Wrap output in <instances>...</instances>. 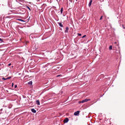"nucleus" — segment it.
<instances>
[{"mask_svg": "<svg viewBox=\"0 0 125 125\" xmlns=\"http://www.w3.org/2000/svg\"><path fill=\"white\" fill-rule=\"evenodd\" d=\"M36 103L38 105H39L40 104V102L39 100H37L36 101Z\"/></svg>", "mask_w": 125, "mask_h": 125, "instance_id": "nucleus-5", "label": "nucleus"}, {"mask_svg": "<svg viewBox=\"0 0 125 125\" xmlns=\"http://www.w3.org/2000/svg\"><path fill=\"white\" fill-rule=\"evenodd\" d=\"M31 111L33 113H35L36 112V111L34 109H31Z\"/></svg>", "mask_w": 125, "mask_h": 125, "instance_id": "nucleus-4", "label": "nucleus"}, {"mask_svg": "<svg viewBox=\"0 0 125 125\" xmlns=\"http://www.w3.org/2000/svg\"><path fill=\"white\" fill-rule=\"evenodd\" d=\"M17 20L19 21H22L25 22V21L24 20H22V19H17Z\"/></svg>", "mask_w": 125, "mask_h": 125, "instance_id": "nucleus-8", "label": "nucleus"}, {"mask_svg": "<svg viewBox=\"0 0 125 125\" xmlns=\"http://www.w3.org/2000/svg\"><path fill=\"white\" fill-rule=\"evenodd\" d=\"M27 8L28 9H29V10L30 11H31V9H30V8H29V7L28 6H27Z\"/></svg>", "mask_w": 125, "mask_h": 125, "instance_id": "nucleus-15", "label": "nucleus"}, {"mask_svg": "<svg viewBox=\"0 0 125 125\" xmlns=\"http://www.w3.org/2000/svg\"><path fill=\"white\" fill-rule=\"evenodd\" d=\"M32 81H30L28 83L29 84H32Z\"/></svg>", "mask_w": 125, "mask_h": 125, "instance_id": "nucleus-12", "label": "nucleus"}, {"mask_svg": "<svg viewBox=\"0 0 125 125\" xmlns=\"http://www.w3.org/2000/svg\"><path fill=\"white\" fill-rule=\"evenodd\" d=\"M78 36H81V34H80V33H78Z\"/></svg>", "mask_w": 125, "mask_h": 125, "instance_id": "nucleus-17", "label": "nucleus"}, {"mask_svg": "<svg viewBox=\"0 0 125 125\" xmlns=\"http://www.w3.org/2000/svg\"><path fill=\"white\" fill-rule=\"evenodd\" d=\"M59 25L61 27H63L62 25V23L61 22L59 23Z\"/></svg>", "mask_w": 125, "mask_h": 125, "instance_id": "nucleus-9", "label": "nucleus"}, {"mask_svg": "<svg viewBox=\"0 0 125 125\" xmlns=\"http://www.w3.org/2000/svg\"><path fill=\"white\" fill-rule=\"evenodd\" d=\"M11 64L10 63L9 64L8 66H10L11 65Z\"/></svg>", "mask_w": 125, "mask_h": 125, "instance_id": "nucleus-24", "label": "nucleus"}, {"mask_svg": "<svg viewBox=\"0 0 125 125\" xmlns=\"http://www.w3.org/2000/svg\"><path fill=\"white\" fill-rule=\"evenodd\" d=\"M0 19H1V20L2 18H0Z\"/></svg>", "mask_w": 125, "mask_h": 125, "instance_id": "nucleus-26", "label": "nucleus"}, {"mask_svg": "<svg viewBox=\"0 0 125 125\" xmlns=\"http://www.w3.org/2000/svg\"><path fill=\"white\" fill-rule=\"evenodd\" d=\"M68 121H69L68 119L67 118H66L63 121H64V122L65 123H66Z\"/></svg>", "mask_w": 125, "mask_h": 125, "instance_id": "nucleus-2", "label": "nucleus"}, {"mask_svg": "<svg viewBox=\"0 0 125 125\" xmlns=\"http://www.w3.org/2000/svg\"><path fill=\"white\" fill-rule=\"evenodd\" d=\"M112 46L111 45H110L109 47V50H111L112 49Z\"/></svg>", "mask_w": 125, "mask_h": 125, "instance_id": "nucleus-10", "label": "nucleus"}, {"mask_svg": "<svg viewBox=\"0 0 125 125\" xmlns=\"http://www.w3.org/2000/svg\"><path fill=\"white\" fill-rule=\"evenodd\" d=\"M62 76V75H57V77H59V76Z\"/></svg>", "mask_w": 125, "mask_h": 125, "instance_id": "nucleus-23", "label": "nucleus"}, {"mask_svg": "<svg viewBox=\"0 0 125 125\" xmlns=\"http://www.w3.org/2000/svg\"><path fill=\"white\" fill-rule=\"evenodd\" d=\"M81 102L82 103H83L84 102H85V100H83L82 101H81Z\"/></svg>", "mask_w": 125, "mask_h": 125, "instance_id": "nucleus-13", "label": "nucleus"}, {"mask_svg": "<svg viewBox=\"0 0 125 125\" xmlns=\"http://www.w3.org/2000/svg\"><path fill=\"white\" fill-rule=\"evenodd\" d=\"M11 78V77H8L7 78V79H10V78Z\"/></svg>", "mask_w": 125, "mask_h": 125, "instance_id": "nucleus-19", "label": "nucleus"}, {"mask_svg": "<svg viewBox=\"0 0 125 125\" xmlns=\"http://www.w3.org/2000/svg\"><path fill=\"white\" fill-rule=\"evenodd\" d=\"M84 100L85 102H87L91 100L90 99H86Z\"/></svg>", "mask_w": 125, "mask_h": 125, "instance_id": "nucleus-7", "label": "nucleus"}, {"mask_svg": "<svg viewBox=\"0 0 125 125\" xmlns=\"http://www.w3.org/2000/svg\"><path fill=\"white\" fill-rule=\"evenodd\" d=\"M69 30L68 27H67L66 28V30L65 31V33H67L68 32V30Z\"/></svg>", "mask_w": 125, "mask_h": 125, "instance_id": "nucleus-3", "label": "nucleus"}, {"mask_svg": "<svg viewBox=\"0 0 125 125\" xmlns=\"http://www.w3.org/2000/svg\"><path fill=\"white\" fill-rule=\"evenodd\" d=\"M81 103V101H79V102H78V103H79V104H80V103Z\"/></svg>", "mask_w": 125, "mask_h": 125, "instance_id": "nucleus-25", "label": "nucleus"}, {"mask_svg": "<svg viewBox=\"0 0 125 125\" xmlns=\"http://www.w3.org/2000/svg\"><path fill=\"white\" fill-rule=\"evenodd\" d=\"M2 79L4 80H7V78L6 79L4 78H2Z\"/></svg>", "mask_w": 125, "mask_h": 125, "instance_id": "nucleus-22", "label": "nucleus"}, {"mask_svg": "<svg viewBox=\"0 0 125 125\" xmlns=\"http://www.w3.org/2000/svg\"><path fill=\"white\" fill-rule=\"evenodd\" d=\"M86 36V35H84L82 37V38H84V37H85Z\"/></svg>", "mask_w": 125, "mask_h": 125, "instance_id": "nucleus-21", "label": "nucleus"}, {"mask_svg": "<svg viewBox=\"0 0 125 125\" xmlns=\"http://www.w3.org/2000/svg\"><path fill=\"white\" fill-rule=\"evenodd\" d=\"M92 0H91L90 2H89V4H88V6H89V7L90 6L91 4V3H92Z\"/></svg>", "mask_w": 125, "mask_h": 125, "instance_id": "nucleus-6", "label": "nucleus"}, {"mask_svg": "<svg viewBox=\"0 0 125 125\" xmlns=\"http://www.w3.org/2000/svg\"><path fill=\"white\" fill-rule=\"evenodd\" d=\"M80 112L79 111H77L75 112L74 113V115H77L79 114Z\"/></svg>", "mask_w": 125, "mask_h": 125, "instance_id": "nucleus-1", "label": "nucleus"}, {"mask_svg": "<svg viewBox=\"0 0 125 125\" xmlns=\"http://www.w3.org/2000/svg\"><path fill=\"white\" fill-rule=\"evenodd\" d=\"M14 85V83H12V87H13Z\"/></svg>", "mask_w": 125, "mask_h": 125, "instance_id": "nucleus-20", "label": "nucleus"}, {"mask_svg": "<svg viewBox=\"0 0 125 125\" xmlns=\"http://www.w3.org/2000/svg\"><path fill=\"white\" fill-rule=\"evenodd\" d=\"M0 41H1V42H3V40L0 38Z\"/></svg>", "mask_w": 125, "mask_h": 125, "instance_id": "nucleus-14", "label": "nucleus"}, {"mask_svg": "<svg viewBox=\"0 0 125 125\" xmlns=\"http://www.w3.org/2000/svg\"><path fill=\"white\" fill-rule=\"evenodd\" d=\"M63 10V8H61V10H60L61 14H62V12Z\"/></svg>", "mask_w": 125, "mask_h": 125, "instance_id": "nucleus-11", "label": "nucleus"}, {"mask_svg": "<svg viewBox=\"0 0 125 125\" xmlns=\"http://www.w3.org/2000/svg\"><path fill=\"white\" fill-rule=\"evenodd\" d=\"M102 18H103V16H101V17L100 19V20H102Z\"/></svg>", "mask_w": 125, "mask_h": 125, "instance_id": "nucleus-16", "label": "nucleus"}, {"mask_svg": "<svg viewBox=\"0 0 125 125\" xmlns=\"http://www.w3.org/2000/svg\"><path fill=\"white\" fill-rule=\"evenodd\" d=\"M14 88H16L17 87V85H14Z\"/></svg>", "mask_w": 125, "mask_h": 125, "instance_id": "nucleus-18", "label": "nucleus"}]
</instances>
